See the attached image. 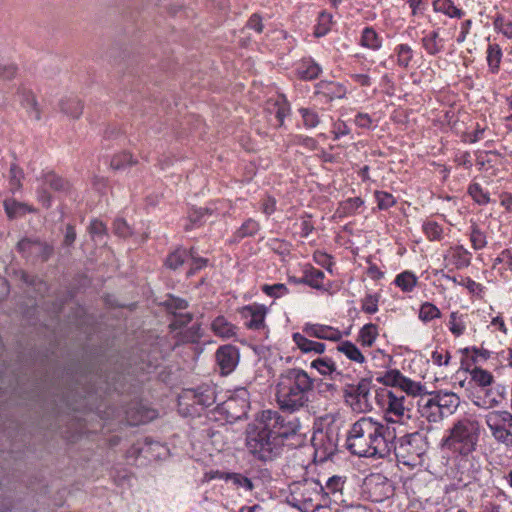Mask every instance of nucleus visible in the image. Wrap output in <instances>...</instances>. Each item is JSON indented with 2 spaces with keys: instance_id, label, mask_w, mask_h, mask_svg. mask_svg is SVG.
I'll return each mask as SVG.
<instances>
[{
  "instance_id": "1",
  "label": "nucleus",
  "mask_w": 512,
  "mask_h": 512,
  "mask_svg": "<svg viewBox=\"0 0 512 512\" xmlns=\"http://www.w3.org/2000/svg\"><path fill=\"white\" fill-rule=\"evenodd\" d=\"M299 429L297 419H287L278 411L264 410L246 427V447L255 459L272 461L282 453L285 445H298L291 440L300 437Z\"/></svg>"
},
{
  "instance_id": "2",
  "label": "nucleus",
  "mask_w": 512,
  "mask_h": 512,
  "mask_svg": "<svg viewBox=\"0 0 512 512\" xmlns=\"http://www.w3.org/2000/svg\"><path fill=\"white\" fill-rule=\"evenodd\" d=\"M395 439L397 435L394 426L363 416L352 424L346 447L359 457L386 458L391 454V440Z\"/></svg>"
},
{
  "instance_id": "3",
  "label": "nucleus",
  "mask_w": 512,
  "mask_h": 512,
  "mask_svg": "<svg viewBox=\"0 0 512 512\" xmlns=\"http://www.w3.org/2000/svg\"><path fill=\"white\" fill-rule=\"evenodd\" d=\"M315 379L300 368H287L278 377L276 397L283 411L296 412L307 407Z\"/></svg>"
},
{
  "instance_id": "4",
  "label": "nucleus",
  "mask_w": 512,
  "mask_h": 512,
  "mask_svg": "<svg viewBox=\"0 0 512 512\" xmlns=\"http://www.w3.org/2000/svg\"><path fill=\"white\" fill-rule=\"evenodd\" d=\"M393 452L399 462L414 467L421 463L422 456L428 450V441L424 433L416 431L407 433L397 440H391Z\"/></svg>"
},
{
  "instance_id": "5",
  "label": "nucleus",
  "mask_w": 512,
  "mask_h": 512,
  "mask_svg": "<svg viewBox=\"0 0 512 512\" xmlns=\"http://www.w3.org/2000/svg\"><path fill=\"white\" fill-rule=\"evenodd\" d=\"M479 433L478 421L461 419L451 428L449 436L444 440V445L458 451L461 455H468L475 450Z\"/></svg>"
},
{
  "instance_id": "6",
  "label": "nucleus",
  "mask_w": 512,
  "mask_h": 512,
  "mask_svg": "<svg viewBox=\"0 0 512 512\" xmlns=\"http://www.w3.org/2000/svg\"><path fill=\"white\" fill-rule=\"evenodd\" d=\"M324 487L315 480L295 483L291 489L293 505L303 512H315L321 506L320 492Z\"/></svg>"
},
{
  "instance_id": "7",
  "label": "nucleus",
  "mask_w": 512,
  "mask_h": 512,
  "mask_svg": "<svg viewBox=\"0 0 512 512\" xmlns=\"http://www.w3.org/2000/svg\"><path fill=\"white\" fill-rule=\"evenodd\" d=\"M250 408L249 392L241 387L235 390L226 401L218 405L219 413L224 414L228 422H236L246 418Z\"/></svg>"
},
{
  "instance_id": "8",
  "label": "nucleus",
  "mask_w": 512,
  "mask_h": 512,
  "mask_svg": "<svg viewBox=\"0 0 512 512\" xmlns=\"http://www.w3.org/2000/svg\"><path fill=\"white\" fill-rule=\"evenodd\" d=\"M371 379L362 378L357 384L347 385L344 398L356 412H366L372 409L370 402Z\"/></svg>"
},
{
  "instance_id": "9",
  "label": "nucleus",
  "mask_w": 512,
  "mask_h": 512,
  "mask_svg": "<svg viewBox=\"0 0 512 512\" xmlns=\"http://www.w3.org/2000/svg\"><path fill=\"white\" fill-rule=\"evenodd\" d=\"M362 489L372 502H383L394 494L392 482L379 473L367 476L364 479Z\"/></svg>"
},
{
  "instance_id": "10",
  "label": "nucleus",
  "mask_w": 512,
  "mask_h": 512,
  "mask_svg": "<svg viewBox=\"0 0 512 512\" xmlns=\"http://www.w3.org/2000/svg\"><path fill=\"white\" fill-rule=\"evenodd\" d=\"M507 417H510L507 411H493L486 416V424L497 441L512 446V438H509L507 431Z\"/></svg>"
},
{
  "instance_id": "11",
  "label": "nucleus",
  "mask_w": 512,
  "mask_h": 512,
  "mask_svg": "<svg viewBox=\"0 0 512 512\" xmlns=\"http://www.w3.org/2000/svg\"><path fill=\"white\" fill-rule=\"evenodd\" d=\"M215 358L221 374L228 375L238 365L239 351L231 344L223 345L217 349Z\"/></svg>"
},
{
  "instance_id": "12",
  "label": "nucleus",
  "mask_w": 512,
  "mask_h": 512,
  "mask_svg": "<svg viewBox=\"0 0 512 512\" xmlns=\"http://www.w3.org/2000/svg\"><path fill=\"white\" fill-rule=\"evenodd\" d=\"M185 397L192 400L193 404L208 408L216 402V389L212 385L204 384L195 389L187 390Z\"/></svg>"
},
{
  "instance_id": "13",
  "label": "nucleus",
  "mask_w": 512,
  "mask_h": 512,
  "mask_svg": "<svg viewBox=\"0 0 512 512\" xmlns=\"http://www.w3.org/2000/svg\"><path fill=\"white\" fill-rule=\"evenodd\" d=\"M388 397V405L387 412L392 413L397 419H387V423L391 426L396 422L401 421L406 413L409 412V409L405 407L406 397L404 395H396L393 392L389 391L387 394Z\"/></svg>"
},
{
  "instance_id": "14",
  "label": "nucleus",
  "mask_w": 512,
  "mask_h": 512,
  "mask_svg": "<svg viewBox=\"0 0 512 512\" xmlns=\"http://www.w3.org/2000/svg\"><path fill=\"white\" fill-rule=\"evenodd\" d=\"M18 95L20 96L21 105L27 110L30 115L38 121L41 119V110L37 102L35 94L25 87L18 88Z\"/></svg>"
},
{
  "instance_id": "15",
  "label": "nucleus",
  "mask_w": 512,
  "mask_h": 512,
  "mask_svg": "<svg viewBox=\"0 0 512 512\" xmlns=\"http://www.w3.org/2000/svg\"><path fill=\"white\" fill-rule=\"evenodd\" d=\"M432 394L434 395L432 398L445 414H452L459 406L460 399L453 392L437 391Z\"/></svg>"
},
{
  "instance_id": "16",
  "label": "nucleus",
  "mask_w": 512,
  "mask_h": 512,
  "mask_svg": "<svg viewBox=\"0 0 512 512\" xmlns=\"http://www.w3.org/2000/svg\"><path fill=\"white\" fill-rule=\"evenodd\" d=\"M419 411L429 422H437L445 415L444 411H442L433 398H422L419 402Z\"/></svg>"
},
{
  "instance_id": "17",
  "label": "nucleus",
  "mask_w": 512,
  "mask_h": 512,
  "mask_svg": "<svg viewBox=\"0 0 512 512\" xmlns=\"http://www.w3.org/2000/svg\"><path fill=\"white\" fill-rule=\"evenodd\" d=\"M245 317H250L246 323L247 327L254 330H259L264 327V319L266 308L264 306H246L243 308Z\"/></svg>"
},
{
  "instance_id": "18",
  "label": "nucleus",
  "mask_w": 512,
  "mask_h": 512,
  "mask_svg": "<svg viewBox=\"0 0 512 512\" xmlns=\"http://www.w3.org/2000/svg\"><path fill=\"white\" fill-rule=\"evenodd\" d=\"M292 338H293V341L295 342V344L297 345V347L303 353L313 352L315 354H322L326 349V346L324 343L310 340L300 333H294Z\"/></svg>"
},
{
  "instance_id": "19",
  "label": "nucleus",
  "mask_w": 512,
  "mask_h": 512,
  "mask_svg": "<svg viewBox=\"0 0 512 512\" xmlns=\"http://www.w3.org/2000/svg\"><path fill=\"white\" fill-rule=\"evenodd\" d=\"M59 106L64 114L75 119L79 118L83 112V104L78 98L73 96L61 99Z\"/></svg>"
},
{
  "instance_id": "20",
  "label": "nucleus",
  "mask_w": 512,
  "mask_h": 512,
  "mask_svg": "<svg viewBox=\"0 0 512 512\" xmlns=\"http://www.w3.org/2000/svg\"><path fill=\"white\" fill-rule=\"evenodd\" d=\"M211 328L216 335L223 338H231L236 335V326L228 322L224 316L216 317Z\"/></svg>"
},
{
  "instance_id": "21",
  "label": "nucleus",
  "mask_w": 512,
  "mask_h": 512,
  "mask_svg": "<svg viewBox=\"0 0 512 512\" xmlns=\"http://www.w3.org/2000/svg\"><path fill=\"white\" fill-rule=\"evenodd\" d=\"M325 274L323 271L310 267L304 271V276L299 279V283L306 284L314 289H321L323 287V279Z\"/></svg>"
},
{
  "instance_id": "22",
  "label": "nucleus",
  "mask_w": 512,
  "mask_h": 512,
  "mask_svg": "<svg viewBox=\"0 0 512 512\" xmlns=\"http://www.w3.org/2000/svg\"><path fill=\"white\" fill-rule=\"evenodd\" d=\"M422 45L424 49L430 55H436L440 51H442L443 39L439 37V33L437 31H432L422 38Z\"/></svg>"
},
{
  "instance_id": "23",
  "label": "nucleus",
  "mask_w": 512,
  "mask_h": 512,
  "mask_svg": "<svg viewBox=\"0 0 512 512\" xmlns=\"http://www.w3.org/2000/svg\"><path fill=\"white\" fill-rule=\"evenodd\" d=\"M336 352L345 354L347 358L357 363H363L365 361V357L361 351L354 343L350 341H343L340 343L336 347Z\"/></svg>"
},
{
  "instance_id": "24",
  "label": "nucleus",
  "mask_w": 512,
  "mask_h": 512,
  "mask_svg": "<svg viewBox=\"0 0 512 512\" xmlns=\"http://www.w3.org/2000/svg\"><path fill=\"white\" fill-rule=\"evenodd\" d=\"M188 258L189 250L179 247L167 256L165 265L171 270H176L182 266Z\"/></svg>"
},
{
  "instance_id": "25",
  "label": "nucleus",
  "mask_w": 512,
  "mask_h": 512,
  "mask_svg": "<svg viewBox=\"0 0 512 512\" xmlns=\"http://www.w3.org/2000/svg\"><path fill=\"white\" fill-rule=\"evenodd\" d=\"M311 367L316 369L321 375L328 376L336 372V363L332 357H318L311 362Z\"/></svg>"
},
{
  "instance_id": "26",
  "label": "nucleus",
  "mask_w": 512,
  "mask_h": 512,
  "mask_svg": "<svg viewBox=\"0 0 512 512\" xmlns=\"http://www.w3.org/2000/svg\"><path fill=\"white\" fill-rule=\"evenodd\" d=\"M43 183L51 189L59 192H67L70 188L68 181L56 175L54 172H48L43 176Z\"/></svg>"
},
{
  "instance_id": "27",
  "label": "nucleus",
  "mask_w": 512,
  "mask_h": 512,
  "mask_svg": "<svg viewBox=\"0 0 512 512\" xmlns=\"http://www.w3.org/2000/svg\"><path fill=\"white\" fill-rule=\"evenodd\" d=\"M433 7L435 11L443 12L449 17L461 18L464 15V12L457 8L451 0H435Z\"/></svg>"
},
{
  "instance_id": "28",
  "label": "nucleus",
  "mask_w": 512,
  "mask_h": 512,
  "mask_svg": "<svg viewBox=\"0 0 512 512\" xmlns=\"http://www.w3.org/2000/svg\"><path fill=\"white\" fill-rule=\"evenodd\" d=\"M399 388L402 392H405L408 395L417 396V395H426L430 394L425 390V387L418 382H414L411 379L405 377L403 375Z\"/></svg>"
},
{
  "instance_id": "29",
  "label": "nucleus",
  "mask_w": 512,
  "mask_h": 512,
  "mask_svg": "<svg viewBox=\"0 0 512 512\" xmlns=\"http://www.w3.org/2000/svg\"><path fill=\"white\" fill-rule=\"evenodd\" d=\"M377 335V326L375 324L369 323L361 328L358 341H360L363 346L371 347Z\"/></svg>"
},
{
  "instance_id": "30",
  "label": "nucleus",
  "mask_w": 512,
  "mask_h": 512,
  "mask_svg": "<svg viewBox=\"0 0 512 512\" xmlns=\"http://www.w3.org/2000/svg\"><path fill=\"white\" fill-rule=\"evenodd\" d=\"M471 378L474 382L477 383L480 387H488L494 382L493 375L487 371L482 369L481 367H475L470 371Z\"/></svg>"
},
{
  "instance_id": "31",
  "label": "nucleus",
  "mask_w": 512,
  "mask_h": 512,
  "mask_svg": "<svg viewBox=\"0 0 512 512\" xmlns=\"http://www.w3.org/2000/svg\"><path fill=\"white\" fill-rule=\"evenodd\" d=\"M361 44L367 48L377 50L381 47V39L371 27H366L362 32Z\"/></svg>"
},
{
  "instance_id": "32",
  "label": "nucleus",
  "mask_w": 512,
  "mask_h": 512,
  "mask_svg": "<svg viewBox=\"0 0 512 512\" xmlns=\"http://www.w3.org/2000/svg\"><path fill=\"white\" fill-rule=\"evenodd\" d=\"M395 284L404 292H410L417 284V278L412 272L404 271L396 276Z\"/></svg>"
},
{
  "instance_id": "33",
  "label": "nucleus",
  "mask_w": 512,
  "mask_h": 512,
  "mask_svg": "<svg viewBox=\"0 0 512 512\" xmlns=\"http://www.w3.org/2000/svg\"><path fill=\"white\" fill-rule=\"evenodd\" d=\"M222 477L225 480H230L236 487H243L246 491H251L254 488L252 481L240 473H224Z\"/></svg>"
},
{
  "instance_id": "34",
  "label": "nucleus",
  "mask_w": 512,
  "mask_h": 512,
  "mask_svg": "<svg viewBox=\"0 0 512 512\" xmlns=\"http://www.w3.org/2000/svg\"><path fill=\"white\" fill-rule=\"evenodd\" d=\"M502 52L497 44L489 45L487 49V62L492 72L499 68Z\"/></svg>"
},
{
  "instance_id": "35",
  "label": "nucleus",
  "mask_w": 512,
  "mask_h": 512,
  "mask_svg": "<svg viewBox=\"0 0 512 512\" xmlns=\"http://www.w3.org/2000/svg\"><path fill=\"white\" fill-rule=\"evenodd\" d=\"M441 312L440 310L432 303L425 302L421 305L420 311H419V318L424 321L428 322L435 318H440Z\"/></svg>"
},
{
  "instance_id": "36",
  "label": "nucleus",
  "mask_w": 512,
  "mask_h": 512,
  "mask_svg": "<svg viewBox=\"0 0 512 512\" xmlns=\"http://www.w3.org/2000/svg\"><path fill=\"white\" fill-rule=\"evenodd\" d=\"M397 54V63L401 67H408L412 57H413V50L412 48L407 44H400L395 49Z\"/></svg>"
},
{
  "instance_id": "37",
  "label": "nucleus",
  "mask_w": 512,
  "mask_h": 512,
  "mask_svg": "<svg viewBox=\"0 0 512 512\" xmlns=\"http://www.w3.org/2000/svg\"><path fill=\"white\" fill-rule=\"evenodd\" d=\"M24 177L23 170L15 163L10 166L9 171V184L11 191L15 192L22 187L21 180Z\"/></svg>"
},
{
  "instance_id": "38",
  "label": "nucleus",
  "mask_w": 512,
  "mask_h": 512,
  "mask_svg": "<svg viewBox=\"0 0 512 512\" xmlns=\"http://www.w3.org/2000/svg\"><path fill=\"white\" fill-rule=\"evenodd\" d=\"M137 161L133 159L132 155L129 153H121L115 155L110 162L111 168L115 170H120L125 168L126 166H131L136 164Z\"/></svg>"
},
{
  "instance_id": "39",
  "label": "nucleus",
  "mask_w": 512,
  "mask_h": 512,
  "mask_svg": "<svg viewBox=\"0 0 512 512\" xmlns=\"http://www.w3.org/2000/svg\"><path fill=\"white\" fill-rule=\"evenodd\" d=\"M329 328L330 326L321 324H306L303 328V332L306 333L309 337L325 340L327 337V332H329Z\"/></svg>"
},
{
  "instance_id": "40",
  "label": "nucleus",
  "mask_w": 512,
  "mask_h": 512,
  "mask_svg": "<svg viewBox=\"0 0 512 512\" xmlns=\"http://www.w3.org/2000/svg\"><path fill=\"white\" fill-rule=\"evenodd\" d=\"M164 305L169 313L175 315L178 314L177 311L185 310L188 307V302L185 299L170 295Z\"/></svg>"
},
{
  "instance_id": "41",
  "label": "nucleus",
  "mask_w": 512,
  "mask_h": 512,
  "mask_svg": "<svg viewBox=\"0 0 512 512\" xmlns=\"http://www.w3.org/2000/svg\"><path fill=\"white\" fill-rule=\"evenodd\" d=\"M34 252L31 257H36L40 259L42 262H46L53 254L54 249L51 245L46 242L37 241L36 246L34 247Z\"/></svg>"
},
{
  "instance_id": "42",
  "label": "nucleus",
  "mask_w": 512,
  "mask_h": 512,
  "mask_svg": "<svg viewBox=\"0 0 512 512\" xmlns=\"http://www.w3.org/2000/svg\"><path fill=\"white\" fill-rule=\"evenodd\" d=\"M332 23V15L325 11L319 15L318 25L315 28L314 34L316 37L324 36L329 30Z\"/></svg>"
},
{
  "instance_id": "43",
  "label": "nucleus",
  "mask_w": 512,
  "mask_h": 512,
  "mask_svg": "<svg viewBox=\"0 0 512 512\" xmlns=\"http://www.w3.org/2000/svg\"><path fill=\"white\" fill-rule=\"evenodd\" d=\"M402 377L403 375L400 373V371L394 369L386 372L384 376L378 377L377 381L383 383L386 386L399 387Z\"/></svg>"
},
{
  "instance_id": "44",
  "label": "nucleus",
  "mask_w": 512,
  "mask_h": 512,
  "mask_svg": "<svg viewBox=\"0 0 512 512\" xmlns=\"http://www.w3.org/2000/svg\"><path fill=\"white\" fill-rule=\"evenodd\" d=\"M299 112L303 118V124L306 128H314L320 123V118L314 110L300 108Z\"/></svg>"
},
{
  "instance_id": "45",
  "label": "nucleus",
  "mask_w": 512,
  "mask_h": 512,
  "mask_svg": "<svg viewBox=\"0 0 512 512\" xmlns=\"http://www.w3.org/2000/svg\"><path fill=\"white\" fill-rule=\"evenodd\" d=\"M261 289L266 295L274 298H279L289 292L286 285L282 283H276L273 285L264 284Z\"/></svg>"
},
{
  "instance_id": "46",
  "label": "nucleus",
  "mask_w": 512,
  "mask_h": 512,
  "mask_svg": "<svg viewBox=\"0 0 512 512\" xmlns=\"http://www.w3.org/2000/svg\"><path fill=\"white\" fill-rule=\"evenodd\" d=\"M468 193L478 204H487L489 202V196L485 193L482 187L478 183H473L468 188Z\"/></svg>"
},
{
  "instance_id": "47",
  "label": "nucleus",
  "mask_w": 512,
  "mask_h": 512,
  "mask_svg": "<svg viewBox=\"0 0 512 512\" xmlns=\"http://www.w3.org/2000/svg\"><path fill=\"white\" fill-rule=\"evenodd\" d=\"M470 241L474 249L479 250L485 247L486 237L477 225H472L470 233Z\"/></svg>"
},
{
  "instance_id": "48",
  "label": "nucleus",
  "mask_w": 512,
  "mask_h": 512,
  "mask_svg": "<svg viewBox=\"0 0 512 512\" xmlns=\"http://www.w3.org/2000/svg\"><path fill=\"white\" fill-rule=\"evenodd\" d=\"M189 257L192 259V264L190 269L187 271V277L193 276L197 271L205 267L208 262L205 258L196 257L193 247L189 250Z\"/></svg>"
},
{
  "instance_id": "49",
  "label": "nucleus",
  "mask_w": 512,
  "mask_h": 512,
  "mask_svg": "<svg viewBox=\"0 0 512 512\" xmlns=\"http://www.w3.org/2000/svg\"><path fill=\"white\" fill-rule=\"evenodd\" d=\"M259 230V224L253 219L245 221L238 230V235L241 238L252 236Z\"/></svg>"
},
{
  "instance_id": "50",
  "label": "nucleus",
  "mask_w": 512,
  "mask_h": 512,
  "mask_svg": "<svg viewBox=\"0 0 512 512\" xmlns=\"http://www.w3.org/2000/svg\"><path fill=\"white\" fill-rule=\"evenodd\" d=\"M193 319L191 313H178L174 315L173 321L170 323V328L173 330L181 329L187 326Z\"/></svg>"
},
{
  "instance_id": "51",
  "label": "nucleus",
  "mask_w": 512,
  "mask_h": 512,
  "mask_svg": "<svg viewBox=\"0 0 512 512\" xmlns=\"http://www.w3.org/2000/svg\"><path fill=\"white\" fill-rule=\"evenodd\" d=\"M38 240H32L29 238H24L17 243V249L26 257H31L34 252V247L36 246Z\"/></svg>"
},
{
  "instance_id": "52",
  "label": "nucleus",
  "mask_w": 512,
  "mask_h": 512,
  "mask_svg": "<svg viewBox=\"0 0 512 512\" xmlns=\"http://www.w3.org/2000/svg\"><path fill=\"white\" fill-rule=\"evenodd\" d=\"M88 229L93 238H102L107 233L106 225L98 219L92 220Z\"/></svg>"
},
{
  "instance_id": "53",
  "label": "nucleus",
  "mask_w": 512,
  "mask_h": 512,
  "mask_svg": "<svg viewBox=\"0 0 512 512\" xmlns=\"http://www.w3.org/2000/svg\"><path fill=\"white\" fill-rule=\"evenodd\" d=\"M375 196L380 209H388L395 203L394 197L387 192L376 191Z\"/></svg>"
},
{
  "instance_id": "54",
  "label": "nucleus",
  "mask_w": 512,
  "mask_h": 512,
  "mask_svg": "<svg viewBox=\"0 0 512 512\" xmlns=\"http://www.w3.org/2000/svg\"><path fill=\"white\" fill-rule=\"evenodd\" d=\"M424 232L431 240H439L442 234V228L436 222H428L424 226Z\"/></svg>"
},
{
  "instance_id": "55",
  "label": "nucleus",
  "mask_w": 512,
  "mask_h": 512,
  "mask_svg": "<svg viewBox=\"0 0 512 512\" xmlns=\"http://www.w3.org/2000/svg\"><path fill=\"white\" fill-rule=\"evenodd\" d=\"M343 484H344V480H342L341 477L333 476L327 480L324 490H327L326 494H329V493L335 494L336 492H339L342 490Z\"/></svg>"
},
{
  "instance_id": "56",
  "label": "nucleus",
  "mask_w": 512,
  "mask_h": 512,
  "mask_svg": "<svg viewBox=\"0 0 512 512\" xmlns=\"http://www.w3.org/2000/svg\"><path fill=\"white\" fill-rule=\"evenodd\" d=\"M321 69L316 63L309 64L305 69L299 71L302 79L313 80L318 77Z\"/></svg>"
},
{
  "instance_id": "57",
  "label": "nucleus",
  "mask_w": 512,
  "mask_h": 512,
  "mask_svg": "<svg viewBox=\"0 0 512 512\" xmlns=\"http://www.w3.org/2000/svg\"><path fill=\"white\" fill-rule=\"evenodd\" d=\"M378 298L376 295H367L363 300L362 309L368 314H373L378 310Z\"/></svg>"
},
{
  "instance_id": "58",
  "label": "nucleus",
  "mask_w": 512,
  "mask_h": 512,
  "mask_svg": "<svg viewBox=\"0 0 512 512\" xmlns=\"http://www.w3.org/2000/svg\"><path fill=\"white\" fill-rule=\"evenodd\" d=\"M457 319H458V313L452 312L450 315V320H449V324H450L449 328H450V331L455 336H460L463 334V332L465 330V325L462 322H458Z\"/></svg>"
},
{
  "instance_id": "59",
  "label": "nucleus",
  "mask_w": 512,
  "mask_h": 512,
  "mask_svg": "<svg viewBox=\"0 0 512 512\" xmlns=\"http://www.w3.org/2000/svg\"><path fill=\"white\" fill-rule=\"evenodd\" d=\"M209 212V209L207 208H200L198 210H194L192 213L189 214V221L190 224H187L185 226V230H190L192 225H197L202 223V217Z\"/></svg>"
},
{
  "instance_id": "60",
  "label": "nucleus",
  "mask_w": 512,
  "mask_h": 512,
  "mask_svg": "<svg viewBox=\"0 0 512 512\" xmlns=\"http://www.w3.org/2000/svg\"><path fill=\"white\" fill-rule=\"evenodd\" d=\"M114 233L120 237H127L131 234L130 227L124 219H116L113 224Z\"/></svg>"
},
{
  "instance_id": "61",
  "label": "nucleus",
  "mask_w": 512,
  "mask_h": 512,
  "mask_svg": "<svg viewBox=\"0 0 512 512\" xmlns=\"http://www.w3.org/2000/svg\"><path fill=\"white\" fill-rule=\"evenodd\" d=\"M17 73V67L14 64L0 65V80H11Z\"/></svg>"
},
{
  "instance_id": "62",
  "label": "nucleus",
  "mask_w": 512,
  "mask_h": 512,
  "mask_svg": "<svg viewBox=\"0 0 512 512\" xmlns=\"http://www.w3.org/2000/svg\"><path fill=\"white\" fill-rule=\"evenodd\" d=\"M21 280L30 286H40L38 288L39 291L42 289L41 287H43L44 290L46 289V284L40 278L31 276L24 271L21 272Z\"/></svg>"
},
{
  "instance_id": "63",
  "label": "nucleus",
  "mask_w": 512,
  "mask_h": 512,
  "mask_svg": "<svg viewBox=\"0 0 512 512\" xmlns=\"http://www.w3.org/2000/svg\"><path fill=\"white\" fill-rule=\"evenodd\" d=\"M22 208V204L16 201L5 200L4 201V209L9 218H15L17 216L18 211Z\"/></svg>"
},
{
  "instance_id": "64",
  "label": "nucleus",
  "mask_w": 512,
  "mask_h": 512,
  "mask_svg": "<svg viewBox=\"0 0 512 512\" xmlns=\"http://www.w3.org/2000/svg\"><path fill=\"white\" fill-rule=\"evenodd\" d=\"M138 417H136L134 420H132V424H140L145 423L155 417V411L154 410H143L138 412Z\"/></svg>"
}]
</instances>
